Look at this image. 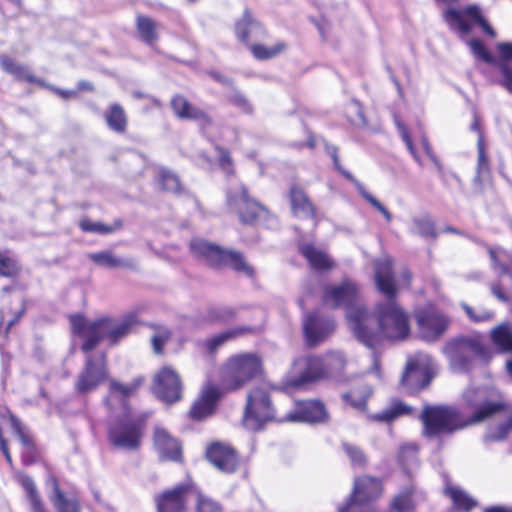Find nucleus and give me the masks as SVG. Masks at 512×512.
I'll use <instances>...</instances> for the list:
<instances>
[{
    "mask_svg": "<svg viewBox=\"0 0 512 512\" xmlns=\"http://www.w3.org/2000/svg\"><path fill=\"white\" fill-rule=\"evenodd\" d=\"M464 400L472 410L467 419L454 407L424 408L421 415L424 434L429 437L450 434L493 417H499L501 422L496 427L489 428L485 436L487 440H502L512 430V405L507 404L498 391L487 387H469L464 392Z\"/></svg>",
    "mask_w": 512,
    "mask_h": 512,
    "instance_id": "nucleus-1",
    "label": "nucleus"
},
{
    "mask_svg": "<svg viewBox=\"0 0 512 512\" xmlns=\"http://www.w3.org/2000/svg\"><path fill=\"white\" fill-rule=\"evenodd\" d=\"M375 280L386 300L376 305L374 315L367 309L352 310L348 315L349 329L358 341L369 348L382 339L404 340L410 333L408 314L394 300L396 286L389 259L376 262Z\"/></svg>",
    "mask_w": 512,
    "mask_h": 512,
    "instance_id": "nucleus-2",
    "label": "nucleus"
},
{
    "mask_svg": "<svg viewBox=\"0 0 512 512\" xmlns=\"http://www.w3.org/2000/svg\"><path fill=\"white\" fill-rule=\"evenodd\" d=\"M141 383V380H135L124 384L115 379L109 382L105 404L111 413L115 414L117 422L109 428L108 437L114 446L121 449H136L140 443L141 423L132 416L127 401Z\"/></svg>",
    "mask_w": 512,
    "mask_h": 512,
    "instance_id": "nucleus-3",
    "label": "nucleus"
},
{
    "mask_svg": "<svg viewBox=\"0 0 512 512\" xmlns=\"http://www.w3.org/2000/svg\"><path fill=\"white\" fill-rule=\"evenodd\" d=\"M138 322L136 311L127 313L118 322L110 318L90 321L80 314L70 316L72 335L83 341L81 349L84 353L91 352L103 339L116 343L127 336Z\"/></svg>",
    "mask_w": 512,
    "mask_h": 512,
    "instance_id": "nucleus-4",
    "label": "nucleus"
},
{
    "mask_svg": "<svg viewBox=\"0 0 512 512\" xmlns=\"http://www.w3.org/2000/svg\"><path fill=\"white\" fill-rule=\"evenodd\" d=\"M453 372L466 373L478 362L488 363L492 358L491 349L485 344L481 333H472L451 339L443 347Z\"/></svg>",
    "mask_w": 512,
    "mask_h": 512,
    "instance_id": "nucleus-5",
    "label": "nucleus"
},
{
    "mask_svg": "<svg viewBox=\"0 0 512 512\" xmlns=\"http://www.w3.org/2000/svg\"><path fill=\"white\" fill-rule=\"evenodd\" d=\"M263 362L256 353H239L230 356L221 370V385L226 391L244 388L255 378L261 376Z\"/></svg>",
    "mask_w": 512,
    "mask_h": 512,
    "instance_id": "nucleus-6",
    "label": "nucleus"
},
{
    "mask_svg": "<svg viewBox=\"0 0 512 512\" xmlns=\"http://www.w3.org/2000/svg\"><path fill=\"white\" fill-rule=\"evenodd\" d=\"M192 253L213 267H230L238 273L248 277L254 274L253 268L245 261L242 254L237 251L224 250L219 246L203 239H193L190 243Z\"/></svg>",
    "mask_w": 512,
    "mask_h": 512,
    "instance_id": "nucleus-7",
    "label": "nucleus"
},
{
    "mask_svg": "<svg viewBox=\"0 0 512 512\" xmlns=\"http://www.w3.org/2000/svg\"><path fill=\"white\" fill-rule=\"evenodd\" d=\"M382 494V484L377 478L358 477L349 499L339 507V512H375V502Z\"/></svg>",
    "mask_w": 512,
    "mask_h": 512,
    "instance_id": "nucleus-8",
    "label": "nucleus"
},
{
    "mask_svg": "<svg viewBox=\"0 0 512 512\" xmlns=\"http://www.w3.org/2000/svg\"><path fill=\"white\" fill-rule=\"evenodd\" d=\"M275 418V411L268 392L263 388H254L247 395L243 415V425L250 431H258L263 425Z\"/></svg>",
    "mask_w": 512,
    "mask_h": 512,
    "instance_id": "nucleus-9",
    "label": "nucleus"
},
{
    "mask_svg": "<svg viewBox=\"0 0 512 512\" xmlns=\"http://www.w3.org/2000/svg\"><path fill=\"white\" fill-rule=\"evenodd\" d=\"M443 18L447 25L453 31L457 32L461 37L467 36L471 33V24L468 19L478 24L484 33L492 38L496 37L495 30L484 18L482 11L477 5H469L462 10L447 9L443 13Z\"/></svg>",
    "mask_w": 512,
    "mask_h": 512,
    "instance_id": "nucleus-10",
    "label": "nucleus"
},
{
    "mask_svg": "<svg viewBox=\"0 0 512 512\" xmlns=\"http://www.w3.org/2000/svg\"><path fill=\"white\" fill-rule=\"evenodd\" d=\"M86 354L85 366L75 381V390L80 394L94 391L109 376L105 354L98 353L94 356L90 352Z\"/></svg>",
    "mask_w": 512,
    "mask_h": 512,
    "instance_id": "nucleus-11",
    "label": "nucleus"
},
{
    "mask_svg": "<svg viewBox=\"0 0 512 512\" xmlns=\"http://www.w3.org/2000/svg\"><path fill=\"white\" fill-rule=\"evenodd\" d=\"M324 303L333 308L343 307L346 309V319L352 310H366V306L360 299L357 285L346 279L338 285H332L325 289L323 296Z\"/></svg>",
    "mask_w": 512,
    "mask_h": 512,
    "instance_id": "nucleus-12",
    "label": "nucleus"
},
{
    "mask_svg": "<svg viewBox=\"0 0 512 512\" xmlns=\"http://www.w3.org/2000/svg\"><path fill=\"white\" fill-rule=\"evenodd\" d=\"M432 369L431 357L424 353H417L407 361L401 383L411 392L423 389L432 379Z\"/></svg>",
    "mask_w": 512,
    "mask_h": 512,
    "instance_id": "nucleus-13",
    "label": "nucleus"
},
{
    "mask_svg": "<svg viewBox=\"0 0 512 512\" xmlns=\"http://www.w3.org/2000/svg\"><path fill=\"white\" fill-rule=\"evenodd\" d=\"M182 380L178 372L171 366H163L154 375L153 390L164 402L174 403L182 396Z\"/></svg>",
    "mask_w": 512,
    "mask_h": 512,
    "instance_id": "nucleus-14",
    "label": "nucleus"
},
{
    "mask_svg": "<svg viewBox=\"0 0 512 512\" xmlns=\"http://www.w3.org/2000/svg\"><path fill=\"white\" fill-rule=\"evenodd\" d=\"M292 372L295 376L290 381L292 386H300L306 382L314 381L327 376L322 357L305 356L293 363Z\"/></svg>",
    "mask_w": 512,
    "mask_h": 512,
    "instance_id": "nucleus-15",
    "label": "nucleus"
},
{
    "mask_svg": "<svg viewBox=\"0 0 512 512\" xmlns=\"http://www.w3.org/2000/svg\"><path fill=\"white\" fill-rule=\"evenodd\" d=\"M194 493L195 487L191 484H182L167 490L156 497L157 510L158 512H183L187 498Z\"/></svg>",
    "mask_w": 512,
    "mask_h": 512,
    "instance_id": "nucleus-16",
    "label": "nucleus"
},
{
    "mask_svg": "<svg viewBox=\"0 0 512 512\" xmlns=\"http://www.w3.org/2000/svg\"><path fill=\"white\" fill-rule=\"evenodd\" d=\"M227 201L228 205L239 214L243 222H252L264 212L263 207L249 198L245 188L241 185L235 192H228Z\"/></svg>",
    "mask_w": 512,
    "mask_h": 512,
    "instance_id": "nucleus-17",
    "label": "nucleus"
},
{
    "mask_svg": "<svg viewBox=\"0 0 512 512\" xmlns=\"http://www.w3.org/2000/svg\"><path fill=\"white\" fill-rule=\"evenodd\" d=\"M303 328L307 343L314 346L334 331L335 323L330 318H322L317 313H313L305 318Z\"/></svg>",
    "mask_w": 512,
    "mask_h": 512,
    "instance_id": "nucleus-18",
    "label": "nucleus"
},
{
    "mask_svg": "<svg viewBox=\"0 0 512 512\" xmlns=\"http://www.w3.org/2000/svg\"><path fill=\"white\" fill-rule=\"evenodd\" d=\"M235 34L239 41L251 47L266 36V30L250 12L245 11L235 24Z\"/></svg>",
    "mask_w": 512,
    "mask_h": 512,
    "instance_id": "nucleus-19",
    "label": "nucleus"
},
{
    "mask_svg": "<svg viewBox=\"0 0 512 512\" xmlns=\"http://www.w3.org/2000/svg\"><path fill=\"white\" fill-rule=\"evenodd\" d=\"M417 322L421 337L427 341L437 339L448 326L447 318L435 311L418 313Z\"/></svg>",
    "mask_w": 512,
    "mask_h": 512,
    "instance_id": "nucleus-20",
    "label": "nucleus"
},
{
    "mask_svg": "<svg viewBox=\"0 0 512 512\" xmlns=\"http://www.w3.org/2000/svg\"><path fill=\"white\" fill-rule=\"evenodd\" d=\"M48 484L53 490L49 500L57 512H81V504L76 493L62 491L55 477H50Z\"/></svg>",
    "mask_w": 512,
    "mask_h": 512,
    "instance_id": "nucleus-21",
    "label": "nucleus"
},
{
    "mask_svg": "<svg viewBox=\"0 0 512 512\" xmlns=\"http://www.w3.org/2000/svg\"><path fill=\"white\" fill-rule=\"evenodd\" d=\"M206 456L215 467L225 473L234 472L238 466L235 451L222 444L211 445L206 452Z\"/></svg>",
    "mask_w": 512,
    "mask_h": 512,
    "instance_id": "nucleus-22",
    "label": "nucleus"
},
{
    "mask_svg": "<svg viewBox=\"0 0 512 512\" xmlns=\"http://www.w3.org/2000/svg\"><path fill=\"white\" fill-rule=\"evenodd\" d=\"M154 443L161 458L172 461L181 459L182 449L179 441L164 428L156 427Z\"/></svg>",
    "mask_w": 512,
    "mask_h": 512,
    "instance_id": "nucleus-23",
    "label": "nucleus"
},
{
    "mask_svg": "<svg viewBox=\"0 0 512 512\" xmlns=\"http://www.w3.org/2000/svg\"><path fill=\"white\" fill-rule=\"evenodd\" d=\"M327 418L324 405L316 400L306 401L299 404L296 411L289 413L285 419L291 422H321Z\"/></svg>",
    "mask_w": 512,
    "mask_h": 512,
    "instance_id": "nucleus-24",
    "label": "nucleus"
},
{
    "mask_svg": "<svg viewBox=\"0 0 512 512\" xmlns=\"http://www.w3.org/2000/svg\"><path fill=\"white\" fill-rule=\"evenodd\" d=\"M219 398V391L213 385H206L190 410L193 419L201 420L212 414Z\"/></svg>",
    "mask_w": 512,
    "mask_h": 512,
    "instance_id": "nucleus-25",
    "label": "nucleus"
},
{
    "mask_svg": "<svg viewBox=\"0 0 512 512\" xmlns=\"http://www.w3.org/2000/svg\"><path fill=\"white\" fill-rule=\"evenodd\" d=\"M171 106L178 117L198 120L202 129L211 124V120L206 114L192 107L182 96H175L171 101Z\"/></svg>",
    "mask_w": 512,
    "mask_h": 512,
    "instance_id": "nucleus-26",
    "label": "nucleus"
},
{
    "mask_svg": "<svg viewBox=\"0 0 512 512\" xmlns=\"http://www.w3.org/2000/svg\"><path fill=\"white\" fill-rule=\"evenodd\" d=\"M290 202L293 214L300 219L313 218L315 208L304 191L298 187L290 190Z\"/></svg>",
    "mask_w": 512,
    "mask_h": 512,
    "instance_id": "nucleus-27",
    "label": "nucleus"
},
{
    "mask_svg": "<svg viewBox=\"0 0 512 512\" xmlns=\"http://www.w3.org/2000/svg\"><path fill=\"white\" fill-rule=\"evenodd\" d=\"M490 339L500 353H512V323L503 322L492 328Z\"/></svg>",
    "mask_w": 512,
    "mask_h": 512,
    "instance_id": "nucleus-28",
    "label": "nucleus"
},
{
    "mask_svg": "<svg viewBox=\"0 0 512 512\" xmlns=\"http://www.w3.org/2000/svg\"><path fill=\"white\" fill-rule=\"evenodd\" d=\"M301 254L307 259L313 269L329 270L333 268V261L328 254L313 245L307 244L300 247Z\"/></svg>",
    "mask_w": 512,
    "mask_h": 512,
    "instance_id": "nucleus-29",
    "label": "nucleus"
},
{
    "mask_svg": "<svg viewBox=\"0 0 512 512\" xmlns=\"http://www.w3.org/2000/svg\"><path fill=\"white\" fill-rule=\"evenodd\" d=\"M19 482L23 489L26 491L31 512H49L45 508L41 496L38 493L32 478H30L27 475H20Z\"/></svg>",
    "mask_w": 512,
    "mask_h": 512,
    "instance_id": "nucleus-30",
    "label": "nucleus"
},
{
    "mask_svg": "<svg viewBox=\"0 0 512 512\" xmlns=\"http://www.w3.org/2000/svg\"><path fill=\"white\" fill-rule=\"evenodd\" d=\"M445 493L450 497L455 509L468 512L477 505L475 499L458 486H447Z\"/></svg>",
    "mask_w": 512,
    "mask_h": 512,
    "instance_id": "nucleus-31",
    "label": "nucleus"
},
{
    "mask_svg": "<svg viewBox=\"0 0 512 512\" xmlns=\"http://www.w3.org/2000/svg\"><path fill=\"white\" fill-rule=\"evenodd\" d=\"M471 130L478 132L477 149H478V165L477 176L483 177L489 171L488 159L485 154L484 138L480 131V119L476 112L473 115V122L470 126Z\"/></svg>",
    "mask_w": 512,
    "mask_h": 512,
    "instance_id": "nucleus-32",
    "label": "nucleus"
},
{
    "mask_svg": "<svg viewBox=\"0 0 512 512\" xmlns=\"http://www.w3.org/2000/svg\"><path fill=\"white\" fill-rule=\"evenodd\" d=\"M410 412L411 407L405 405L399 400H393L387 408L383 409L379 413L372 415L371 419L378 422L389 423L399 416L409 414Z\"/></svg>",
    "mask_w": 512,
    "mask_h": 512,
    "instance_id": "nucleus-33",
    "label": "nucleus"
},
{
    "mask_svg": "<svg viewBox=\"0 0 512 512\" xmlns=\"http://www.w3.org/2000/svg\"><path fill=\"white\" fill-rule=\"evenodd\" d=\"M322 360L327 371V376H338L347 364V358L340 350L327 352L322 357Z\"/></svg>",
    "mask_w": 512,
    "mask_h": 512,
    "instance_id": "nucleus-34",
    "label": "nucleus"
},
{
    "mask_svg": "<svg viewBox=\"0 0 512 512\" xmlns=\"http://www.w3.org/2000/svg\"><path fill=\"white\" fill-rule=\"evenodd\" d=\"M89 258L98 266L104 268H121V267H129L132 265V262L129 260L121 259L116 257L110 251H102L98 253H93L89 255Z\"/></svg>",
    "mask_w": 512,
    "mask_h": 512,
    "instance_id": "nucleus-35",
    "label": "nucleus"
},
{
    "mask_svg": "<svg viewBox=\"0 0 512 512\" xmlns=\"http://www.w3.org/2000/svg\"><path fill=\"white\" fill-rule=\"evenodd\" d=\"M105 119L108 127L118 133L125 131L127 126V118L125 112L118 104L110 106L109 110L105 113Z\"/></svg>",
    "mask_w": 512,
    "mask_h": 512,
    "instance_id": "nucleus-36",
    "label": "nucleus"
},
{
    "mask_svg": "<svg viewBox=\"0 0 512 512\" xmlns=\"http://www.w3.org/2000/svg\"><path fill=\"white\" fill-rule=\"evenodd\" d=\"M286 48L287 44L283 41H279L270 47L258 43L253 44L250 47V51L254 58L258 60H268L280 55Z\"/></svg>",
    "mask_w": 512,
    "mask_h": 512,
    "instance_id": "nucleus-37",
    "label": "nucleus"
},
{
    "mask_svg": "<svg viewBox=\"0 0 512 512\" xmlns=\"http://www.w3.org/2000/svg\"><path fill=\"white\" fill-rule=\"evenodd\" d=\"M0 65L4 71L14 75L19 80L36 82V78L32 75L31 71L27 67L17 64L6 56L0 57Z\"/></svg>",
    "mask_w": 512,
    "mask_h": 512,
    "instance_id": "nucleus-38",
    "label": "nucleus"
},
{
    "mask_svg": "<svg viewBox=\"0 0 512 512\" xmlns=\"http://www.w3.org/2000/svg\"><path fill=\"white\" fill-rule=\"evenodd\" d=\"M249 330L250 329L247 327H241V328H236V329L222 332V333L215 335V336L211 337L210 339H208L206 341L205 345L210 352H214L218 347H220L227 341H229L239 335H242Z\"/></svg>",
    "mask_w": 512,
    "mask_h": 512,
    "instance_id": "nucleus-39",
    "label": "nucleus"
},
{
    "mask_svg": "<svg viewBox=\"0 0 512 512\" xmlns=\"http://www.w3.org/2000/svg\"><path fill=\"white\" fill-rule=\"evenodd\" d=\"M415 505L413 489L406 488L396 495L391 503V508L396 512H410Z\"/></svg>",
    "mask_w": 512,
    "mask_h": 512,
    "instance_id": "nucleus-40",
    "label": "nucleus"
},
{
    "mask_svg": "<svg viewBox=\"0 0 512 512\" xmlns=\"http://www.w3.org/2000/svg\"><path fill=\"white\" fill-rule=\"evenodd\" d=\"M343 174L345 175L346 178H348L349 180L353 181L356 184L357 189L359 193L362 195V197L365 198L374 208H376L388 222L392 220L391 213L373 195L367 192L362 184L357 182L350 173L343 171Z\"/></svg>",
    "mask_w": 512,
    "mask_h": 512,
    "instance_id": "nucleus-41",
    "label": "nucleus"
},
{
    "mask_svg": "<svg viewBox=\"0 0 512 512\" xmlns=\"http://www.w3.org/2000/svg\"><path fill=\"white\" fill-rule=\"evenodd\" d=\"M195 511L196 512H223V508L220 503L214 499L203 495L195 488Z\"/></svg>",
    "mask_w": 512,
    "mask_h": 512,
    "instance_id": "nucleus-42",
    "label": "nucleus"
},
{
    "mask_svg": "<svg viewBox=\"0 0 512 512\" xmlns=\"http://www.w3.org/2000/svg\"><path fill=\"white\" fill-rule=\"evenodd\" d=\"M137 27L141 37L148 44H153L157 40L155 32L156 26L150 18L139 16L137 19Z\"/></svg>",
    "mask_w": 512,
    "mask_h": 512,
    "instance_id": "nucleus-43",
    "label": "nucleus"
},
{
    "mask_svg": "<svg viewBox=\"0 0 512 512\" xmlns=\"http://www.w3.org/2000/svg\"><path fill=\"white\" fill-rule=\"evenodd\" d=\"M158 182L161 185V188L165 191H169V192L180 191L181 185H180V180H179L178 176L167 169H161L159 171Z\"/></svg>",
    "mask_w": 512,
    "mask_h": 512,
    "instance_id": "nucleus-44",
    "label": "nucleus"
},
{
    "mask_svg": "<svg viewBox=\"0 0 512 512\" xmlns=\"http://www.w3.org/2000/svg\"><path fill=\"white\" fill-rule=\"evenodd\" d=\"M463 310L465 311L467 317L475 322V323H481V322H487L491 321L494 318V312L490 311L485 308H473L469 306L466 303L461 304Z\"/></svg>",
    "mask_w": 512,
    "mask_h": 512,
    "instance_id": "nucleus-45",
    "label": "nucleus"
},
{
    "mask_svg": "<svg viewBox=\"0 0 512 512\" xmlns=\"http://www.w3.org/2000/svg\"><path fill=\"white\" fill-rule=\"evenodd\" d=\"M467 45L470 47L473 55L476 58L481 59L489 64L494 63V58L479 39L469 40L467 41Z\"/></svg>",
    "mask_w": 512,
    "mask_h": 512,
    "instance_id": "nucleus-46",
    "label": "nucleus"
},
{
    "mask_svg": "<svg viewBox=\"0 0 512 512\" xmlns=\"http://www.w3.org/2000/svg\"><path fill=\"white\" fill-rule=\"evenodd\" d=\"M413 231L424 237L435 236L433 223L428 217L415 218L413 220Z\"/></svg>",
    "mask_w": 512,
    "mask_h": 512,
    "instance_id": "nucleus-47",
    "label": "nucleus"
},
{
    "mask_svg": "<svg viewBox=\"0 0 512 512\" xmlns=\"http://www.w3.org/2000/svg\"><path fill=\"white\" fill-rule=\"evenodd\" d=\"M170 337V332L165 327H161L157 329L155 334L152 336V346L153 350L156 354H160L162 352V347L167 342Z\"/></svg>",
    "mask_w": 512,
    "mask_h": 512,
    "instance_id": "nucleus-48",
    "label": "nucleus"
},
{
    "mask_svg": "<svg viewBox=\"0 0 512 512\" xmlns=\"http://www.w3.org/2000/svg\"><path fill=\"white\" fill-rule=\"evenodd\" d=\"M17 272L18 266L16 262L13 259L0 254V276L11 277Z\"/></svg>",
    "mask_w": 512,
    "mask_h": 512,
    "instance_id": "nucleus-49",
    "label": "nucleus"
},
{
    "mask_svg": "<svg viewBox=\"0 0 512 512\" xmlns=\"http://www.w3.org/2000/svg\"><path fill=\"white\" fill-rule=\"evenodd\" d=\"M343 448L353 465H363L366 461L365 455L358 447L344 443Z\"/></svg>",
    "mask_w": 512,
    "mask_h": 512,
    "instance_id": "nucleus-50",
    "label": "nucleus"
},
{
    "mask_svg": "<svg viewBox=\"0 0 512 512\" xmlns=\"http://www.w3.org/2000/svg\"><path fill=\"white\" fill-rule=\"evenodd\" d=\"M80 227L83 231L94 232L99 234H107L112 231V228L99 222H91L90 220H82Z\"/></svg>",
    "mask_w": 512,
    "mask_h": 512,
    "instance_id": "nucleus-51",
    "label": "nucleus"
},
{
    "mask_svg": "<svg viewBox=\"0 0 512 512\" xmlns=\"http://www.w3.org/2000/svg\"><path fill=\"white\" fill-rule=\"evenodd\" d=\"M489 254L492 261V265L495 269H499V271L503 274L508 272V267L502 263V257L504 254V251L499 249H493L489 248Z\"/></svg>",
    "mask_w": 512,
    "mask_h": 512,
    "instance_id": "nucleus-52",
    "label": "nucleus"
},
{
    "mask_svg": "<svg viewBox=\"0 0 512 512\" xmlns=\"http://www.w3.org/2000/svg\"><path fill=\"white\" fill-rule=\"evenodd\" d=\"M396 125H397V128L400 132V135L403 139V141L405 142L408 150L410 151V153L412 154V156L414 157V159L418 162V163H421L420 162V159L418 157V155L416 154L415 152V149H414V146H413V143H412V140L409 136V133H408V130L407 128L405 127L404 124H402L401 122L397 121L396 122Z\"/></svg>",
    "mask_w": 512,
    "mask_h": 512,
    "instance_id": "nucleus-53",
    "label": "nucleus"
},
{
    "mask_svg": "<svg viewBox=\"0 0 512 512\" xmlns=\"http://www.w3.org/2000/svg\"><path fill=\"white\" fill-rule=\"evenodd\" d=\"M417 447L414 444L404 445L400 449L399 458L400 461L405 464L408 460H416Z\"/></svg>",
    "mask_w": 512,
    "mask_h": 512,
    "instance_id": "nucleus-54",
    "label": "nucleus"
},
{
    "mask_svg": "<svg viewBox=\"0 0 512 512\" xmlns=\"http://www.w3.org/2000/svg\"><path fill=\"white\" fill-rule=\"evenodd\" d=\"M230 101L233 105L241 109L245 113H251L252 107L248 100L240 93L236 92L230 97Z\"/></svg>",
    "mask_w": 512,
    "mask_h": 512,
    "instance_id": "nucleus-55",
    "label": "nucleus"
},
{
    "mask_svg": "<svg viewBox=\"0 0 512 512\" xmlns=\"http://www.w3.org/2000/svg\"><path fill=\"white\" fill-rule=\"evenodd\" d=\"M503 80L502 84L503 86L510 92H512V69L509 68L507 63L501 62L499 64Z\"/></svg>",
    "mask_w": 512,
    "mask_h": 512,
    "instance_id": "nucleus-56",
    "label": "nucleus"
},
{
    "mask_svg": "<svg viewBox=\"0 0 512 512\" xmlns=\"http://www.w3.org/2000/svg\"><path fill=\"white\" fill-rule=\"evenodd\" d=\"M497 49L500 52L501 57H502L501 62L506 63L507 60L512 59V43H508V42L498 43Z\"/></svg>",
    "mask_w": 512,
    "mask_h": 512,
    "instance_id": "nucleus-57",
    "label": "nucleus"
},
{
    "mask_svg": "<svg viewBox=\"0 0 512 512\" xmlns=\"http://www.w3.org/2000/svg\"><path fill=\"white\" fill-rule=\"evenodd\" d=\"M491 293L501 302L508 303L510 301L509 296L504 292L502 287L498 284L491 285Z\"/></svg>",
    "mask_w": 512,
    "mask_h": 512,
    "instance_id": "nucleus-58",
    "label": "nucleus"
},
{
    "mask_svg": "<svg viewBox=\"0 0 512 512\" xmlns=\"http://www.w3.org/2000/svg\"><path fill=\"white\" fill-rule=\"evenodd\" d=\"M12 426L15 432L18 434L22 444L28 447L30 445V440L21 430L20 422L17 419L12 418Z\"/></svg>",
    "mask_w": 512,
    "mask_h": 512,
    "instance_id": "nucleus-59",
    "label": "nucleus"
},
{
    "mask_svg": "<svg viewBox=\"0 0 512 512\" xmlns=\"http://www.w3.org/2000/svg\"><path fill=\"white\" fill-rule=\"evenodd\" d=\"M219 161H220V165L224 169H227L231 165V159H230L228 152H226L223 149H219Z\"/></svg>",
    "mask_w": 512,
    "mask_h": 512,
    "instance_id": "nucleus-60",
    "label": "nucleus"
},
{
    "mask_svg": "<svg viewBox=\"0 0 512 512\" xmlns=\"http://www.w3.org/2000/svg\"><path fill=\"white\" fill-rule=\"evenodd\" d=\"M422 147L425 151V153L427 154V156L436 164L438 165V160L437 158L435 157L433 151H432V148L428 142V140L426 138H423L422 139Z\"/></svg>",
    "mask_w": 512,
    "mask_h": 512,
    "instance_id": "nucleus-61",
    "label": "nucleus"
},
{
    "mask_svg": "<svg viewBox=\"0 0 512 512\" xmlns=\"http://www.w3.org/2000/svg\"><path fill=\"white\" fill-rule=\"evenodd\" d=\"M484 512H511V510L504 507L494 506L487 508Z\"/></svg>",
    "mask_w": 512,
    "mask_h": 512,
    "instance_id": "nucleus-62",
    "label": "nucleus"
},
{
    "mask_svg": "<svg viewBox=\"0 0 512 512\" xmlns=\"http://www.w3.org/2000/svg\"><path fill=\"white\" fill-rule=\"evenodd\" d=\"M372 370L378 375L380 376V372H379V360L376 356H374L373 358V365H372Z\"/></svg>",
    "mask_w": 512,
    "mask_h": 512,
    "instance_id": "nucleus-63",
    "label": "nucleus"
},
{
    "mask_svg": "<svg viewBox=\"0 0 512 512\" xmlns=\"http://www.w3.org/2000/svg\"><path fill=\"white\" fill-rule=\"evenodd\" d=\"M506 369L508 374L512 377V360L507 361Z\"/></svg>",
    "mask_w": 512,
    "mask_h": 512,
    "instance_id": "nucleus-64",
    "label": "nucleus"
}]
</instances>
